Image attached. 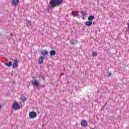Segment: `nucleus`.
Here are the masks:
<instances>
[{
	"mask_svg": "<svg viewBox=\"0 0 129 129\" xmlns=\"http://www.w3.org/2000/svg\"><path fill=\"white\" fill-rule=\"evenodd\" d=\"M92 55H93V56H94V57H95V56H97V53L95 52H93L92 53Z\"/></svg>",
	"mask_w": 129,
	"mask_h": 129,
	"instance_id": "19",
	"label": "nucleus"
},
{
	"mask_svg": "<svg viewBox=\"0 0 129 129\" xmlns=\"http://www.w3.org/2000/svg\"><path fill=\"white\" fill-rule=\"evenodd\" d=\"M26 25H27V26L28 27H31L32 26V23H31V21H27Z\"/></svg>",
	"mask_w": 129,
	"mask_h": 129,
	"instance_id": "15",
	"label": "nucleus"
},
{
	"mask_svg": "<svg viewBox=\"0 0 129 129\" xmlns=\"http://www.w3.org/2000/svg\"><path fill=\"white\" fill-rule=\"evenodd\" d=\"M19 3H20V1L19 0H12V4L14 6H18Z\"/></svg>",
	"mask_w": 129,
	"mask_h": 129,
	"instance_id": "8",
	"label": "nucleus"
},
{
	"mask_svg": "<svg viewBox=\"0 0 129 129\" xmlns=\"http://www.w3.org/2000/svg\"><path fill=\"white\" fill-rule=\"evenodd\" d=\"M20 99H21L22 102H25V101L27 100V98L25 97H22L21 98H20Z\"/></svg>",
	"mask_w": 129,
	"mask_h": 129,
	"instance_id": "17",
	"label": "nucleus"
},
{
	"mask_svg": "<svg viewBox=\"0 0 129 129\" xmlns=\"http://www.w3.org/2000/svg\"><path fill=\"white\" fill-rule=\"evenodd\" d=\"M49 54L50 56H55V55H56V51L54 50H51Z\"/></svg>",
	"mask_w": 129,
	"mask_h": 129,
	"instance_id": "11",
	"label": "nucleus"
},
{
	"mask_svg": "<svg viewBox=\"0 0 129 129\" xmlns=\"http://www.w3.org/2000/svg\"><path fill=\"white\" fill-rule=\"evenodd\" d=\"M81 124L83 127H85L88 125V122L86 120H82L81 121Z\"/></svg>",
	"mask_w": 129,
	"mask_h": 129,
	"instance_id": "4",
	"label": "nucleus"
},
{
	"mask_svg": "<svg viewBox=\"0 0 129 129\" xmlns=\"http://www.w3.org/2000/svg\"><path fill=\"white\" fill-rule=\"evenodd\" d=\"M72 15L73 16H74V17H78V16H79V14H78V13H75V12H74V11H73L72 13Z\"/></svg>",
	"mask_w": 129,
	"mask_h": 129,
	"instance_id": "14",
	"label": "nucleus"
},
{
	"mask_svg": "<svg viewBox=\"0 0 129 129\" xmlns=\"http://www.w3.org/2000/svg\"><path fill=\"white\" fill-rule=\"evenodd\" d=\"M29 117L30 118H35V117H37V113L35 112H30L29 113Z\"/></svg>",
	"mask_w": 129,
	"mask_h": 129,
	"instance_id": "3",
	"label": "nucleus"
},
{
	"mask_svg": "<svg viewBox=\"0 0 129 129\" xmlns=\"http://www.w3.org/2000/svg\"><path fill=\"white\" fill-rule=\"evenodd\" d=\"M12 107L15 110H19V109L21 108V106H20V104H19L18 103H14Z\"/></svg>",
	"mask_w": 129,
	"mask_h": 129,
	"instance_id": "2",
	"label": "nucleus"
},
{
	"mask_svg": "<svg viewBox=\"0 0 129 129\" xmlns=\"http://www.w3.org/2000/svg\"><path fill=\"white\" fill-rule=\"evenodd\" d=\"M91 129H95L94 128H91Z\"/></svg>",
	"mask_w": 129,
	"mask_h": 129,
	"instance_id": "24",
	"label": "nucleus"
},
{
	"mask_svg": "<svg viewBox=\"0 0 129 129\" xmlns=\"http://www.w3.org/2000/svg\"><path fill=\"white\" fill-rule=\"evenodd\" d=\"M78 43V41L77 40L74 39L73 40H71L70 42V44L71 45H75L76 44H77Z\"/></svg>",
	"mask_w": 129,
	"mask_h": 129,
	"instance_id": "10",
	"label": "nucleus"
},
{
	"mask_svg": "<svg viewBox=\"0 0 129 129\" xmlns=\"http://www.w3.org/2000/svg\"><path fill=\"white\" fill-rule=\"evenodd\" d=\"M5 65L7 66L8 67H11V66H12L13 62L12 61H10L9 63H5Z\"/></svg>",
	"mask_w": 129,
	"mask_h": 129,
	"instance_id": "13",
	"label": "nucleus"
},
{
	"mask_svg": "<svg viewBox=\"0 0 129 129\" xmlns=\"http://www.w3.org/2000/svg\"><path fill=\"white\" fill-rule=\"evenodd\" d=\"M13 34H11V37H13Z\"/></svg>",
	"mask_w": 129,
	"mask_h": 129,
	"instance_id": "23",
	"label": "nucleus"
},
{
	"mask_svg": "<svg viewBox=\"0 0 129 129\" xmlns=\"http://www.w3.org/2000/svg\"><path fill=\"white\" fill-rule=\"evenodd\" d=\"M0 109H2V105H0Z\"/></svg>",
	"mask_w": 129,
	"mask_h": 129,
	"instance_id": "22",
	"label": "nucleus"
},
{
	"mask_svg": "<svg viewBox=\"0 0 129 129\" xmlns=\"http://www.w3.org/2000/svg\"><path fill=\"white\" fill-rule=\"evenodd\" d=\"M111 75V73H109V76H108L109 77Z\"/></svg>",
	"mask_w": 129,
	"mask_h": 129,
	"instance_id": "21",
	"label": "nucleus"
},
{
	"mask_svg": "<svg viewBox=\"0 0 129 129\" xmlns=\"http://www.w3.org/2000/svg\"><path fill=\"white\" fill-rule=\"evenodd\" d=\"M94 19V16L91 15L88 17V21H92Z\"/></svg>",
	"mask_w": 129,
	"mask_h": 129,
	"instance_id": "16",
	"label": "nucleus"
},
{
	"mask_svg": "<svg viewBox=\"0 0 129 129\" xmlns=\"http://www.w3.org/2000/svg\"><path fill=\"white\" fill-rule=\"evenodd\" d=\"M81 13L83 14V19H84V17H85V13L83 11H81Z\"/></svg>",
	"mask_w": 129,
	"mask_h": 129,
	"instance_id": "18",
	"label": "nucleus"
},
{
	"mask_svg": "<svg viewBox=\"0 0 129 129\" xmlns=\"http://www.w3.org/2000/svg\"><path fill=\"white\" fill-rule=\"evenodd\" d=\"M45 59V57L43 56H40L39 61H38V63L39 64H43L44 63V59Z\"/></svg>",
	"mask_w": 129,
	"mask_h": 129,
	"instance_id": "7",
	"label": "nucleus"
},
{
	"mask_svg": "<svg viewBox=\"0 0 129 129\" xmlns=\"http://www.w3.org/2000/svg\"><path fill=\"white\" fill-rule=\"evenodd\" d=\"M18 66H19V61H18V59H16L15 60V62L12 65V68H17Z\"/></svg>",
	"mask_w": 129,
	"mask_h": 129,
	"instance_id": "5",
	"label": "nucleus"
},
{
	"mask_svg": "<svg viewBox=\"0 0 129 129\" xmlns=\"http://www.w3.org/2000/svg\"><path fill=\"white\" fill-rule=\"evenodd\" d=\"M128 23L127 24V29L129 30V20H128Z\"/></svg>",
	"mask_w": 129,
	"mask_h": 129,
	"instance_id": "20",
	"label": "nucleus"
},
{
	"mask_svg": "<svg viewBox=\"0 0 129 129\" xmlns=\"http://www.w3.org/2000/svg\"><path fill=\"white\" fill-rule=\"evenodd\" d=\"M92 25V22L91 21H87L86 22V25L88 27H90Z\"/></svg>",
	"mask_w": 129,
	"mask_h": 129,
	"instance_id": "12",
	"label": "nucleus"
},
{
	"mask_svg": "<svg viewBox=\"0 0 129 129\" xmlns=\"http://www.w3.org/2000/svg\"><path fill=\"white\" fill-rule=\"evenodd\" d=\"M63 3V0H50L49 4L51 5V8H55V7H59Z\"/></svg>",
	"mask_w": 129,
	"mask_h": 129,
	"instance_id": "1",
	"label": "nucleus"
},
{
	"mask_svg": "<svg viewBox=\"0 0 129 129\" xmlns=\"http://www.w3.org/2000/svg\"><path fill=\"white\" fill-rule=\"evenodd\" d=\"M48 54L49 53L48 52V50H43L41 51V54L43 56H47Z\"/></svg>",
	"mask_w": 129,
	"mask_h": 129,
	"instance_id": "9",
	"label": "nucleus"
},
{
	"mask_svg": "<svg viewBox=\"0 0 129 129\" xmlns=\"http://www.w3.org/2000/svg\"><path fill=\"white\" fill-rule=\"evenodd\" d=\"M31 83L32 85H34V86H36V87L39 86L40 84V82H39V81H38L37 80H35L34 81H31Z\"/></svg>",
	"mask_w": 129,
	"mask_h": 129,
	"instance_id": "6",
	"label": "nucleus"
}]
</instances>
